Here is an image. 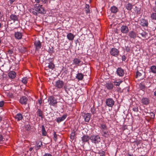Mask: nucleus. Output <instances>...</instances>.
<instances>
[{"instance_id": "1", "label": "nucleus", "mask_w": 156, "mask_h": 156, "mask_svg": "<svg viewBox=\"0 0 156 156\" xmlns=\"http://www.w3.org/2000/svg\"><path fill=\"white\" fill-rule=\"evenodd\" d=\"M90 140L92 143H94L96 145L98 144L101 141L100 137L98 135H93L91 136Z\"/></svg>"}, {"instance_id": "2", "label": "nucleus", "mask_w": 156, "mask_h": 156, "mask_svg": "<svg viewBox=\"0 0 156 156\" xmlns=\"http://www.w3.org/2000/svg\"><path fill=\"white\" fill-rule=\"evenodd\" d=\"M110 52L111 55L115 57L118 56L119 53V50L115 48H111Z\"/></svg>"}, {"instance_id": "3", "label": "nucleus", "mask_w": 156, "mask_h": 156, "mask_svg": "<svg viewBox=\"0 0 156 156\" xmlns=\"http://www.w3.org/2000/svg\"><path fill=\"white\" fill-rule=\"evenodd\" d=\"M35 10L36 11L41 14H44L46 13V11L42 5L39 4L38 6H36Z\"/></svg>"}, {"instance_id": "4", "label": "nucleus", "mask_w": 156, "mask_h": 156, "mask_svg": "<svg viewBox=\"0 0 156 156\" xmlns=\"http://www.w3.org/2000/svg\"><path fill=\"white\" fill-rule=\"evenodd\" d=\"M64 85V82L62 80H59L56 81L55 86L57 89L62 88Z\"/></svg>"}, {"instance_id": "5", "label": "nucleus", "mask_w": 156, "mask_h": 156, "mask_svg": "<svg viewBox=\"0 0 156 156\" xmlns=\"http://www.w3.org/2000/svg\"><path fill=\"white\" fill-rule=\"evenodd\" d=\"M73 64L76 66H81L83 64V62L80 59L77 58H74L73 60Z\"/></svg>"}, {"instance_id": "6", "label": "nucleus", "mask_w": 156, "mask_h": 156, "mask_svg": "<svg viewBox=\"0 0 156 156\" xmlns=\"http://www.w3.org/2000/svg\"><path fill=\"white\" fill-rule=\"evenodd\" d=\"M82 115L86 122H89L91 116L90 113H82Z\"/></svg>"}, {"instance_id": "7", "label": "nucleus", "mask_w": 156, "mask_h": 156, "mask_svg": "<svg viewBox=\"0 0 156 156\" xmlns=\"http://www.w3.org/2000/svg\"><path fill=\"white\" fill-rule=\"evenodd\" d=\"M120 30L121 32L123 34H127L129 32L128 27L126 25H122L120 27Z\"/></svg>"}, {"instance_id": "8", "label": "nucleus", "mask_w": 156, "mask_h": 156, "mask_svg": "<svg viewBox=\"0 0 156 156\" xmlns=\"http://www.w3.org/2000/svg\"><path fill=\"white\" fill-rule=\"evenodd\" d=\"M140 24L143 27H147L148 26V22L147 20L144 18H141L140 20Z\"/></svg>"}, {"instance_id": "9", "label": "nucleus", "mask_w": 156, "mask_h": 156, "mask_svg": "<svg viewBox=\"0 0 156 156\" xmlns=\"http://www.w3.org/2000/svg\"><path fill=\"white\" fill-rule=\"evenodd\" d=\"M106 103L108 106L112 107L114 104V101L112 98H108L106 101Z\"/></svg>"}, {"instance_id": "10", "label": "nucleus", "mask_w": 156, "mask_h": 156, "mask_svg": "<svg viewBox=\"0 0 156 156\" xmlns=\"http://www.w3.org/2000/svg\"><path fill=\"white\" fill-rule=\"evenodd\" d=\"M116 73L118 76L122 77L123 76L124 74V71L121 67H119L116 70Z\"/></svg>"}, {"instance_id": "11", "label": "nucleus", "mask_w": 156, "mask_h": 156, "mask_svg": "<svg viewBox=\"0 0 156 156\" xmlns=\"http://www.w3.org/2000/svg\"><path fill=\"white\" fill-rule=\"evenodd\" d=\"M128 35L129 38L132 39H135L136 37V33L133 30L130 31L128 32Z\"/></svg>"}, {"instance_id": "12", "label": "nucleus", "mask_w": 156, "mask_h": 156, "mask_svg": "<svg viewBox=\"0 0 156 156\" xmlns=\"http://www.w3.org/2000/svg\"><path fill=\"white\" fill-rule=\"evenodd\" d=\"M34 45L36 48V50L38 51L41 48V44L39 41H35Z\"/></svg>"}, {"instance_id": "13", "label": "nucleus", "mask_w": 156, "mask_h": 156, "mask_svg": "<svg viewBox=\"0 0 156 156\" xmlns=\"http://www.w3.org/2000/svg\"><path fill=\"white\" fill-rule=\"evenodd\" d=\"M48 101L49 104L53 106L55 105L57 103L56 98H48Z\"/></svg>"}, {"instance_id": "14", "label": "nucleus", "mask_w": 156, "mask_h": 156, "mask_svg": "<svg viewBox=\"0 0 156 156\" xmlns=\"http://www.w3.org/2000/svg\"><path fill=\"white\" fill-rule=\"evenodd\" d=\"M8 76L10 79H14L16 77V73L14 71H10L8 73Z\"/></svg>"}, {"instance_id": "15", "label": "nucleus", "mask_w": 156, "mask_h": 156, "mask_svg": "<svg viewBox=\"0 0 156 156\" xmlns=\"http://www.w3.org/2000/svg\"><path fill=\"white\" fill-rule=\"evenodd\" d=\"M15 37L17 39H20L22 38V34L20 32H16L14 34Z\"/></svg>"}, {"instance_id": "16", "label": "nucleus", "mask_w": 156, "mask_h": 156, "mask_svg": "<svg viewBox=\"0 0 156 156\" xmlns=\"http://www.w3.org/2000/svg\"><path fill=\"white\" fill-rule=\"evenodd\" d=\"M90 139V137L85 135H84L82 137V140L83 142H87Z\"/></svg>"}, {"instance_id": "17", "label": "nucleus", "mask_w": 156, "mask_h": 156, "mask_svg": "<svg viewBox=\"0 0 156 156\" xmlns=\"http://www.w3.org/2000/svg\"><path fill=\"white\" fill-rule=\"evenodd\" d=\"M18 17L17 16L12 14L10 16V18L11 20H12L14 22L18 20Z\"/></svg>"}, {"instance_id": "18", "label": "nucleus", "mask_w": 156, "mask_h": 156, "mask_svg": "<svg viewBox=\"0 0 156 156\" xmlns=\"http://www.w3.org/2000/svg\"><path fill=\"white\" fill-rule=\"evenodd\" d=\"M101 134L103 136L106 138L108 137L109 135V133L107 129L105 130H102Z\"/></svg>"}, {"instance_id": "19", "label": "nucleus", "mask_w": 156, "mask_h": 156, "mask_svg": "<svg viewBox=\"0 0 156 156\" xmlns=\"http://www.w3.org/2000/svg\"><path fill=\"white\" fill-rule=\"evenodd\" d=\"M67 39L70 41H73L75 37V36L72 33H69L67 35Z\"/></svg>"}, {"instance_id": "20", "label": "nucleus", "mask_w": 156, "mask_h": 156, "mask_svg": "<svg viewBox=\"0 0 156 156\" xmlns=\"http://www.w3.org/2000/svg\"><path fill=\"white\" fill-rule=\"evenodd\" d=\"M67 115H63L62 117H58L56 119L57 122L59 123L63 121L66 117Z\"/></svg>"}, {"instance_id": "21", "label": "nucleus", "mask_w": 156, "mask_h": 156, "mask_svg": "<svg viewBox=\"0 0 156 156\" xmlns=\"http://www.w3.org/2000/svg\"><path fill=\"white\" fill-rule=\"evenodd\" d=\"M141 101L143 104L145 105H147L149 103V100L148 98H142Z\"/></svg>"}, {"instance_id": "22", "label": "nucleus", "mask_w": 156, "mask_h": 156, "mask_svg": "<svg viewBox=\"0 0 156 156\" xmlns=\"http://www.w3.org/2000/svg\"><path fill=\"white\" fill-rule=\"evenodd\" d=\"M138 32L139 33L141 34L142 37H146V36L147 34V33L146 32H145L141 29L139 30Z\"/></svg>"}, {"instance_id": "23", "label": "nucleus", "mask_w": 156, "mask_h": 156, "mask_svg": "<svg viewBox=\"0 0 156 156\" xmlns=\"http://www.w3.org/2000/svg\"><path fill=\"white\" fill-rule=\"evenodd\" d=\"M27 98H20V102L22 104L26 105L27 103Z\"/></svg>"}, {"instance_id": "24", "label": "nucleus", "mask_w": 156, "mask_h": 156, "mask_svg": "<svg viewBox=\"0 0 156 156\" xmlns=\"http://www.w3.org/2000/svg\"><path fill=\"white\" fill-rule=\"evenodd\" d=\"M23 118L22 115L20 113L17 114L15 117V119H17L18 121L21 120Z\"/></svg>"}, {"instance_id": "25", "label": "nucleus", "mask_w": 156, "mask_h": 156, "mask_svg": "<svg viewBox=\"0 0 156 156\" xmlns=\"http://www.w3.org/2000/svg\"><path fill=\"white\" fill-rule=\"evenodd\" d=\"M106 87L107 89L108 90H111L113 89V84L112 83L109 82L106 83Z\"/></svg>"}, {"instance_id": "26", "label": "nucleus", "mask_w": 156, "mask_h": 156, "mask_svg": "<svg viewBox=\"0 0 156 156\" xmlns=\"http://www.w3.org/2000/svg\"><path fill=\"white\" fill-rule=\"evenodd\" d=\"M52 59L51 58V62H50L48 63V67L50 69L52 70L55 68V65L52 62Z\"/></svg>"}, {"instance_id": "27", "label": "nucleus", "mask_w": 156, "mask_h": 156, "mask_svg": "<svg viewBox=\"0 0 156 156\" xmlns=\"http://www.w3.org/2000/svg\"><path fill=\"white\" fill-rule=\"evenodd\" d=\"M83 77V75L82 73H78L76 76V78L79 80H82Z\"/></svg>"}, {"instance_id": "28", "label": "nucleus", "mask_w": 156, "mask_h": 156, "mask_svg": "<svg viewBox=\"0 0 156 156\" xmlns=\"http://www.w3.org/2000/svg\"><path fill=\"white\" fill-rule=\"evenodd\" d=\"M133 5H132L131 3H128L126 5V8L127 10L130 11Z\"/></svg>"}, {"instance_id": "29", "label": "nucleus", "mask_w": 156, "mask_h": 156, "mask_svg": "<svg viewBox=\"0 0 156 156\" xmlns=\"http://www.w3.org/2000/svg\"><path fill=\"white\" fill-rule=\"evenodd\" d=\"M110 9L111 12L114 13H116L118 10L117 8L115 6L111 7Z\"/></svg>"}, {"instance_id": "30", "label": "nucleus", "mask_w": 156, "mask_h": 156, "mask_svg": "<svg viewBox=\"0 0 156 156\" xmlns=\"http://www.w3.org/2000/svg\"><path fill=\"white\" fill-rule=\"evenodd\" d=\"M150 17L151 20L156 21V13L153 12L151 14Z\"/></svg>"}, {"instance_id": "31", "label": "nucleus", "mask_w": 156, "mask_h": 156, "mask_svg": "<svg viewBox=\"0 0 156 156\" xmlns=\"http://www.w3.org/2000/svg\"><path fill=\"white\" fill-rule=\"evenodd\" d=\"M135 12L137 15H140L141 13V8L139 7L135 6Z\"/></svg>"}, {"instance_id": "32", "label": "nucleus", "mask_w": 156, "mask_h": 156, "mask_svg": "<svg viewBox=\"0 0 156 156\" xmlns=\"http://www.w3.org/2000/svg\"><path fill=\"white\" fill-rule=\"evenodd\" d=\"M150 69L152 73H156V66H151L150 67Z\"/></svg>"}, {"instance_id": "33", "label": "nucleus", "mask_w": 156, "mask_h": 156, "mask_svg": "<svg viewBox=\"0 0 156 156\" xmlns=\"http://www.w3.org/2000/svg\"><path fill=\"white\" fill-rule=\"evenodd\" d=\"M42 132L43 136H45L47 135V132L45 130L44 126V125H42Z\"/></svg>"}, {"instance_id": "34", "label": "nucleus", "mask_w": 156, "mask_h": 156, "mask_svg": "<svg viewBox=\"0 0 156 156\" xmlns=\"http://www.w3.org/2000/svg\"><path fill=\"white\" fill-rule=\"evenodd\" d=\"M24 126L25 129L28 131L30 130L31 129L30 126L28 123H26Z\"/></svg>"}, {"instance_id": "35", "label": "nucleus", "mask_w": 156, "mask_h": 156, "mask_svg": "<svg viewBox=\"0 0 156 156\" xmlns=\"http://www.w3.org/2000/svg\"><path fill=\"white\" fill-rule=\"evenodd\" d=\"M86 13H90L89 6L88 4H86L85 5V10Z\"/></svg>"}, {"instance_id": "36", "label": "nucleus", "mask_w": 156, "mask_h": 156, "mask_svg": "<svg viewBox=\"0 0 156 156\" xmlns=\"http://www.w3.org/2000/svg\"><path fill=\"white\" fill-rule=\"evenodd\" d=\"M37 112L38 116L41 118H43L42 116L43 112L40 109H38Z\"/></svg>"}, {"instance_id": "37", "label": "nucleus", "mask_w": 156, "mask_h": 156, "mask_svg": "<svg viewBox=\"0 0 156 156\" xmlns=\"http://www.w3.org/2000/svg\"><path fill=\"white\" fill-rule=\"evenodd\" d=\"M139 87L141 90H144L145 89V85L143 83H140L139 85Z\"/></svg>"}, {"instance_id": "38", "label": "nucleus", "mask_w": 156, "mask_h": 156, "mask_svg": "<svg viewBox=\"0 0 156 156\" xmlns=\"http://www.w3.org/2000/svg\"><path fill=\"white\" fill-rule=\"evenodd\" d=\"M125 50L127 52H129L130 51V45H128L125 46Z\"/></svg>"}, {"instance_id": "39", "label": "nucleus", "mask_w": 156, "mask_h": 156, "mask_svg": "<svg viewBox=\"0 0 156 156\" xmlns=\"http://www.w3.org/2000/svg\"><path fill=\"white\" fill-rule=\"evenodd\" d=\"M36 144L37 147H38V149L42 146V142L41 141L37 142Z\"/></svg>"}, {"instance_id": "40", "label": "nucleus", "mask_w": 156, "mask_h": 156, "mask_svg": "<svg viewBox=\"0 0 156 156\" xmlns=\"http://www.w3.org/2000/svg\"><path fill=\"white\" fill-rule=\"evenodd\" d=\"M48 51L50 54H52L53 52V48L52 47H49L48 50Z\"/></svg>"}, {"instance_id": "41", "label": "nucleus", "mask_w": 156, "mask_h": 156, "mask_svg": "<svg viewBox=\"0 0 156 156\" xmlns=\"http://www.w3.org/2000/svg\"><path fill=\"white\" fill-rule=\"evenodd\" d=\"M75 133L74 132H72L70 134V138L71 139L73 140L75 136Z\"/></svg>"}, {"instance_id": "42", "label": "nucleus", "mask_w": 156, "mask_h": 156, "mask_svg": "<svg viewBox=\"0 0 156 156\" xmlns=\"http://www.w3.org/2000/svg\"><path fill=\"white\" fill-rule=\"evenodd\" d=\"M27 77H24L22 79V81L24 84H26L27 82Z\"/></svg>"}, {"instance_id": "43", "label": "nucleus", "mask_w": 156, "mask_h": 156, "mask_svg": "<svg viewBox=\"0 0 156 156\" xmlns=\"http://www.w3.org/2000/svg\"><path fill=\"white\" fill-rule=\"evenodd\" d=\"M24 94L28 97H30V94L28 91H25L24 92Z\"/></svg>"}, {"instance_id": "44", "label": "nucleus", "mask_w": 156, "mask_h": 156, "mask_svg": "<svg viewBox=\"0 0 156 156\" xmlns=\"http://www.w3.org/2000/svg\"><path fill=\"white\" fill-rule=\"evenodd\" d=\"M142 75L141 73L139 72L138 71H137L136 72V78L139 77L140 76Z\"/></svg>"}, {"instance_id": "45", "label": "nucleus", "mask_w": 156, "mask_h": 156, "mask_svg": "<svg viewBox=\"0 0 156 156\" xmlns=\"http://www.w3.org/2000/svg\"><path fill=\"white\" fill-rule=\"evenodd\" d=\"M91 111L92 114H94L96 112V110L94 107L91 108Z\"/></svg>"}, {"instance_id": "46", "label": "nucleus", "mask_w": 156, "mask_h": 156, "mask_svg": "<svg viewBox=\"0 0 156 156\" xmlns=\"http://www.w3.org/2000/svg\"><path fill=\"white\" fill-rule=\"evenodd\" d=\"M101 128L102 129V130H105L107 129L106 126L105 125H101Z\"/></svg>"}, {"instance_id": "47", "label": "nucleus", "mask_w": 156, "mask_h": 156, "mask_svg": "<svg viewBox=\"0 0 156 156\" xmlns=\"http://www.w3.org/2000/svg\"><path fill=\"white\" fill-rule=\"evenodd\" d=\"M53 139L55 141H56L57 139V136L56 132H54Z\"/></svg>"}, {"instance_id": "48", "label": "nucleus", "mask_w": 156, "mask_h": 156, "mask_svg": "<svg viewBox=\"0 0 156 156\" xmlns=\"http://www.w3.org/2000/svg\"><path fill=\"white\" fill-rule=\"evenodd\" d=\"M121 82V81L114 82V85L116 86H119Z\"/></svg>"}, {"instance_id": "49", "label": "nucleus", "mask_w": 156, "mask_h": 156, "mask_svg": "<svg viewBox=\"0 0 156 156\" xmlns=\"http://www.w3.org/2000/svg\"><path fill=\"white\" fill-rule=\"evenodd\" d=\"M126 58V57L125 55L122 56V61L125 62Z\"/></svg>"}, {"instance_id": "50", "label": "nucleus", "mask_w": 156, "mask_h": 156, "mask_svg": "<svg viewBox=\"0 0 156 156\" xmlns=\"http://www.w3.org/2000/svg\"><path fill=\"white\" fill-rule=\"evenodd\" d=\"M4 101H0V107H2L4 104Z\"/></svg>"}, {"instance_id": "51", "label": "nucleus", "mask_w": 156, "mask_h": 156, "mask_svg": "<svg viewBox=\"0 0 156 156\" xmlns=\"http://www.w3.org/2000/svg\"><path fill=\"white\" fill-rule=\"evenodd\" d=\"M133 111L135 112H137L138 111V109L137 107H134L133 108Z\"/></svg>"}, {"instance_id": "52", "label": "nucleus", "mask_w": 156, "mask_h": 156, "mask_svg": "<svg viewBox=\"0 0 156 156\" xmlns=\"http://www.w3.org/2000/svg\"><path fill=\"white\" fill-rule=\"evenodd\" d=\"M4 138L1 134H0V142L4 141Z\"/></svg>"}, {"instance_id": "53", "label": "nucleus", "mask_w": 156, "mask_h": 156, "mask_svg": "<svg viewBox=\"0 0 156 156\" xmlns=\"http://www.w3.org/2000/svg\"><path fill=\"white\" fill-rule=\"evenodd\" d=\"M99 154H100V156H104L105 155V152L104 151H102L101 152H100Z\"/></svg>"}, {"instance_id": "54", "label": "nucleus", "mask_w": 156, "mask_h": 156, "mask_svg": "<svg viewBox=\"0 0 156 156\" xmlns=\"http://www.w3.org/2000/svg\"><path fill=\"white\" fill-rule=\"evenodd\" d=\"M43 4H45L48 2V0H41Z\"/></svg>"}, {"instance_id": "55", "label": "nucleus", "mask_w": 156, "mask_h": 156, "mask_svg": "<svg viewBox=\"0 0 156 156\" xmlns=\"http://www.w3.org/2000/svg\"><path fill=\"white\" fill-rule=\"evenodd\" d=\"M16 0H10L9 2L10 4H12Z\"/></svg>"}, {"instance_id": "56", "label": "nucleus", "mask_w": 156, "mask_h": 156, "mask_svg": "<svg viewBox=\"0 0 156 156\" xmlns=\"http://www.w3.org/2000/svg\"><path fill=\"white\" fill-rule=\"evenodd\" d=\"M73 98H71L70 99H69L68 100V102L69 103H70V104H72L73 103V102L71 101L72 100V99Z\"/></svg>"}, {"instance_id": "57", "label": "nucleus", "mask_w": 156, "mask_h": 156, "mask_svg": "<svg viewBox=\"0 0 156 156\" xmlns=\"http://www.w3.org/2000/svg\"><path fill=\"white\" fill-rule=\"evenodd\" d=\"M152 9L153 11L154 12H156V5L153 7Z\"/></svg>"}, {"instance_id": "58", "label": "nucleus", "mask_w": 156, "mask_h": 156, "mask_svg": "<svg viewBox=\"0 0 156 156\" xmlns=\"http://www.w3.org/2000/svg\"><path fill=\"white\" fill-rule=\"evenodd\" d=\"M42 99L41 98H40V99L38 100V103L40 105H41L42 103Z\"/></svg>"}, {"instance_id": "59", "label": "nucleus", "mask_w": 156, "mask_h": 156, "mask_svg": "<svg viewBox=\"0 0 156 156\" xmlns=\"http://www.w3.org/2000/svg\"><path fill=\"white\" fill-rule=\"evenodd\" d=\"M63 87H64V88L66 91L67 89H68V86L67 85H65L64 86V85Z\"/></svg>"}, {"instance_id": "60", "label": "nucleus", "mask_w": 156, "mask_h": 156, "mask_svg": "<svg viewBox=\"0 0 156 156\" xmlns=\"http://www.w3.org/2000/svg\"><path fill=\"white\" fill-rule=\"evenodd\" d=\"M43 156H52V155L49 153H46Z\"/></svg>"}, {"instance_id": "61", "label": "nucleus", "mask_w": 156, "mask_h": 156, "mask_svg": "<svg viewBox=\"0 0 156 156\" xmlns=\"http://www.w3.org/2000/svg\"><path fill=\"white\" fill-rule=\"evenodd\" d=\"M8 52L9 54H12L13 53V51L12 50H9L8 51Z\"/></svg>"}, {"instance_id": "62", "label": "nucleus", "mask_w": 156, "mask_h": 156, "mask_svg": "<svg viewBox=\"0 0 156 156\" xmlns=\"http://www.w3.org/2000/svg\"><path fill=\"white\" fill-rule=\"evenodd\" d=\"M35 1L36 3H38L40 2V0H35Z\"/></svg>"}, {"instance_id": "63", "label": "nucleus", "mask_w": 156, "mask_h": 156, "mask_svg": "<svg viewBox=\"0 0 156 156\" xmlns=\"http://www.w3.org/2000/svg\"><path fill=\"white\" fill-rule=\"evenodd\" d=\"M154 96L156 97V90L154 92Z\"/></svg>"}, {"instance_id": "64", "label": "nucleus", "mask_w": 156, "mask_h": 156, "mask_svg": "<svg viewBox=\"0 0 156 156\" xmlns=\"http://www.w3.org/2000/svg\"><path fill=\"white\" fill-rule=\"evenodd\" d=\"M33 148L32 147H30L29 148V150L30 151H31L32 150H33Z\"/></svg>"}]
</instances>
